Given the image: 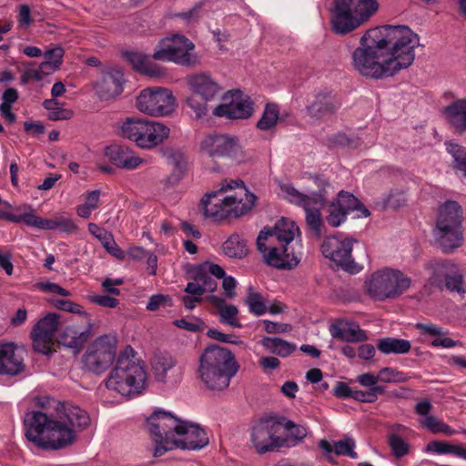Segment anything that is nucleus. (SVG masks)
<instances>
[{"label": "nucleus", "mask_w": 466, "mask_h": 466, "mask_svg": "<svg viewBox=\"0 0 466 466\" xmlns=\"http://www.w3.org/2000/svg\"><path fill=\"white\" fill-rule=\"evenodd\" d=\"M420 36L407 25H387L367 30L351 54V66L364 77L383 79L410 67Z\"/></svg>", "instance_id": "obj_1"}, {"label": "nucleus", "mask_w": 466, "mask_h": 466, "mask_svg": "<svg viewBox=\"0 0 466 466\" xmlns=\"http://www.w3.org/2000/svg\"><path fill=\"white\" fill-rule=\"evenodd\" d=\"M25 437L35 446L46 450L66 448L76 439L79 431L88 426L86 410L68 403H57L56 415L30 411L25 416Z\"/></svg>", "instance_id": "obj_2"}, {"label": "nucleus", "mask_w": 466, "mask_h": 466, "mask_svg": "<svg viewBox=\"0 0 466 466\" xmlns=\"http://www.w3.org/2000/svg\"><path fill=\"white\" fill-rule=\"evenodd\" d=\"M300 231L294 221L282 218L273 228H264L257 238V246L265 262L276 268H292L299 263L296 248L299 247Z\"/></svg>", "instance_id": "obj_3"}, {"label": "nucleus", "mask_w": 466, "mask_h": 466, "mask_svg": "<svg viewBox=\"0 0 466 466\" xmlns=\"http://www.w3.org/2000/svg\"><path fill=\"white\" fill-rule=\"evenodd\" d=\"M147 375L143 361L132 347L127 346L116 359L115 367L105 381L108 390L132 398L146 388Z\"/></svg>", "instance_id": "obj_4"}, {"label": "nucleus", "mask_w": 466, "mask_h": 466, "mask_svg": "<svg viewBox=\"0 0 466 466\" xmlns=\"http://www.w3.org/2000/svg\"><path fill=\"white\" fill-rule=\"evenodd\" d=\"M233 353L228 349L210 345L199 358L198 376L204 385L212 390H223L238 370Z\"/></svg>", "instance_id": "obj_5"}, {"label": "nucleus", "mask_w": 466, "mask_h": 466, "mask_svg": "<svg viewBox=\"0 0 466 466\" xmlns=\"http://www.w3.org/2000/svg\"><path fill=\"white\" fill-rule=\"evenodd\" d=\"M463 210L454 200L440 205L432 234L437 245L446 253H451L464 243Z\"/></svg>", "instance_id": "obj_6"}, {"label": "nucleus", "mask_w": 466, "mask_h": 466, "mask_svg": "<svg viewBox=\"0 0 466 466\" xmlns=\"http://www.w3.org/2000/svg\"><path fill=\"white\" fill-rule=\"evenodd\" d=\"M411 279L404 272L392 268H382L372 272L365 280L367 294L378 301L400 297L411 286Z\"/></svg>", "instance_id": "obj_7"}, {"label": "nucleus", "mask_w": 466, "mask_h": 466, "mask_svg": "<svg viewBox=\"0 0 466 466\" xmlns=\"http://www.w3.org/2000/svg\"><path fill=\"white\" fill-rule=\"evenodd\" d=\"M121 136L141 149L150 150L168 139L170 128L166 124L142 117L126 119L120 127Z\"/></svg>", "instance_id": "obj_8"}, {"label": "nucleus", "mask_w": 466, "mask_h": 466, "mask_svg": "<svg viewBox=\"0 0 466 466\" xmlns=\"http://www.w3.org/2000/svg\"><path fill=\"white\" fill-rule=\"evenodd\" d=\"M377 10L376 0H336L332 29L345 35L368 21Z\"/></svg>", "instance_id": "obj_9"}, {"label": "nucleus", "mask_w": 466, "mask_h": 466, "mask_svg": "<svg viewBox=\"0 0 466 466\" xmlns=\"http://www.w3.org/2000/svg\"><path fill=\"white\" fill-rule=\"evenodd\" d=\"M195 44L186 35L172 34L157 43L152 57L183 66H195L199 63V56L195 52Z\"/></svg>", "instance_id": "obj_10"}, {"label": "nucleus", "mask_w": 466, "mask_h": 466, "mask_svg": "<svg viewBox=\"0 0 466 466\" xmlns=\"http://www.w3.org/2000/svg\"><path fill=\"white\" fill-rule=\"evenodd\" d=\"M190 91L187 98V106L195 112L198 117L205 116L208 110V103L220 96L219 84L207 73H197L187 78Z\"/></svg>", "instance_id": "obj_11"}, {"label": "nucleus", "mask_w": 466, "mask_h": 466, "mask_svg": "<svg viewBox=\"0 0 466 466\" xmlns=\"http://www.w3.org/2000/svg\"><path fill=\"white\" fill-rule=\"evenodd\" d=\"M137 110L152 117L170 116L177 107L172 91L166 87L154 86L143 89L136 99Z\"/></svg>", "instance_id": "obj_12"}, {"label": "nucleus", "mask_w": 466, "mask_h": 466, "mask_svg": "<svg viewBox=\"0 0 466 466\" xmlns=\"http://www.w3.org/2000/svg\"><path fill=\"white\" fill-rule=\"evenodd\" d=\"M218 193L224 196V201L231 218H236L248 214L254 208L257 200V197L248 190L241 179L222 180Z\"/></svg>", "instance_id": "obj_13"}, {"label": "nucleus", "mask_w": 466, "mask_h": 466, "mask_svg": "<svg viewBox=\"0 0 466 466\" xmlns=\"http://www.w3.org/2000/svg\"><path fill=\"white\" fill-rule=\"evenodd\" d=\"M179 420L163 410H155L147 419V429L154 444V457H161L167 452V442L172 440Z\"/></svg>", "instance_id": "obj_14"}, {"label": "nucleus", "mask_w": 466, "mask_h": 466, "mask_svg": "<svg viewBox=\"0 0 466 466\" xmlns=\"http://www.w3.org/2000/svg\"><path fill=\"white\" fill-rule=\"evenodd\" d=\"M356 240L343 234L327 238L321 245L323 256L350 273H358L361 267L352 258V247Z\"/></svg>", "instance_id": "obj_15"}, {"label": "nucleus", "mask_w": 466, "mask_h": 466, "mask_svg": "<svg viewBox=\"0 0 466 466\" xmlns=\"http://www.w3.org/2000/svg\"><path fill=\"white\" fill-rule=\"evenodd\" d=\"M280 194L289 202L304 208L308 225L317 234H319L323 224L320 209L325 204V198L309 197L289 183L280 185Z\"/></svg>", "instance_id": "obj_16"}, {"label": "nucleus", "mask_w": 466, "mask_h": 466, "mask_svg": "<svg viewBox=\"0 0 466 466\" xmlns=\"http://www.w3.org/2000/svg\"><path fill=\"white\" fill-rule=\"evenodd\" d=\"M116 353V340L104 335L94 340L84 356V364L92 372L101 373L113 363Z\"/></svg>", "instance_id": "obj_17"}, {"label": "nucleus", "mask_w": 466, "mask_h": 466, "mask_svg": "<svg viewBox=\"0 0 466 466\" xmlns=\"http://www.w3.org/2000/svg\"><path fill=\"white\" fill-rule=\"evenodd\" d=\"M327 222L333 228L339 227L347 219L350 213H355V218H361L370 216L367 208L352 194L340 190L328 207Z\"/></svg>", "instance_id": "obj_18"}, {"label": "nucleus", "mask_w": 466, "mask_h": 466, "mask_svg": "<svg viewBox=\"0 0 466 466\" xmlns=\"http://www.w3.org/2000/svg\"><path fill=\"white\" fill-rule=\"evenodd\" d=\"M280 421L274 419L258 422L251 431V442L255 450L258 453H265L289 445L287 439L280 435Z\"/></svg>", "instance_id": "obj_19"}, {"label": "nucleus", "mask_w": 466, "mask_h": 466, "mask_svg": "<svg viewBox=\"0 0 466 466\" xmlns=\"http://www.w3.org/2000/svg\"><path fill=\"white\" fill-rule=\"evenodd\" d=\"M208 444V438L203 428L188 420H179L172 440L167 442V451L180 449L195 451Z\"/></svg>", "instance_id": "obj_20"}, {"label": "nucleus", "mask_w": 466, "mask_h": 466, "mask_svg": "<svg viewBox=\"0 0 466 466\" xmlns=\"http://www.w3.org/2000/svg\"><path fill=\"white\" fill-rule=\"evenodd\" d=\"M59 326L60 317L58 314L48 313L40 319L30 333L34 350L43 355L51 354Z\"/></svg>", "instance_id": "obj_21"}, {"label": "nucleus", "mask_w": 466, "mask_h": 466, "mask_svg": "<svg viewBox=\"0 0 466 466\" xmlns=\"http://www.w3.org/2000/svg\"><path fill=\"white\" fill-rule=\"evenodd\" d=\"M252 113L253 106L250 98L239 90H230L224 94L221 103L213 110L216 116L228 119H245Z\"/></svg>", "instance_id": "obj_22"}, {"label": "nucleus", "mask_w": 466, "mask_h": 466, "mask_svg": "<svg viewBox=\"0 0 466 466\" xmlns=\"http://www.w3.org/2000/svg\"><path fill=\"white\" fill-rule=\"evenodd\" d=\"M432 408L431 401L426 399L416 403L414 410L419 416V423L420 426L433 434L441 433L447 436L455 434V430L445 423L442 420L431 413Z\"/></svg>", "instance_id": "obj_23"}, {"label": "nucleus", "mask_w": 466, "mask_h": 466, "mask_svg": "<svg viewBox=\"0 0 466 466\" xmlns=\"http://www.w3.org/2000/svg\"><path fill=\"white\" fill-rule=\"evenodd\" d=\"M105 155L114 166L127 170L136 169L147 163V160L139 157L135 151L119 145L106 147Z\"/></svg>", "instance_id": "obj_24"}, {"label": "nucleus", "mask_w": 466, "mask_h": 466, "mask_svg": "<svg viewBox=\"0 0 466 466\" xmlns=\"http://www.w3.org/2000/svg\"><path fill=\"white\" fill-rule=\"evenodd\" d=\"M124 84L123 71L112 67L103 72L100 80L96 84V90L101 99H110L122 93Z\"/></svg>", "instance_id": "obj_25"}, {"label": "nucleus", "mask_w": 466, "mask_h": 466, "mask_svg": "<svg viewBox=\"0 0 466 466\" xmlns=\"http://www.w3.org/2000/svg\"><path fill=\"white\" fill-rule=\"evenodd\" d=\"M200 208L207 218L215 222L231 218L228 208L226 207L224 196L218 193V189L211 190L203 196L200 200Z\"/></svg>", "instance_id": "obj_26"}, {"label": "nucleus", "mask_w": 466, "mask_h": 466, "mask_svg": "<svg viewBox=\"0 0 466 466\" xmlns=\"http://www.w3.org/2000/svg\"><path fill=\"white\" fill-rule=\"evenodd\" d=\"M21 356L16 353V346L12 342L0 343V374L16 375L24 370Z\"/></svg>", "instance_id": "obj_27"}, {"label": "nucleus", "mask_w": 466, "mask_h": 466, "mask_svg": "<svg viewBox=\"0 0 466 466\" xmlns=\"http://www.w3.org/2000/svg\"><path fill=\"white\" fill-rule=\"evenodd\" d=\"M124 57L136 71L143 75L150 77H160L165 75L164 68L153 62L147 55L137 51H126Z\"/></svg>", "instance_id": "obj_28"}, {"label": "nucleus", "mask_w": 466, "mask_h": 466, "mask_svg": "<svg viewBox=\"0 0 466 466\" xmlns=\"http://www.w3.org/2000/svg\"><path fill=\"white\" fill-rule=\"evenodd\" d=\"M225 275V270L218 264L212 262H204L194 269V276L198 279L206 292H213L217 289V281L213 277L221 279Z\"/></svg>", "instance_id": "obj_29"}, {"label": "nucleus", "mask_w": 466, "mask_h": 466, "mask_svg": "<svg viewBox=\"0 0 466 466\" xmlns=\"http://www.w3.org/2000/svg\"><path fill=\"white\" fill-rule=\"evenodd\" d=\"M90 323H88V326L85 329L69 325L60 333L59 342L64 347L72 349L75 353H78L90 337Z\"/></svg>", "instance_id": "obj_30"}, {"label": "nucleus", "mask_w": 466, "mask_h": 466, "mask_svg": "<svg viewBox=\"0 0 466 466\" xmlns=\"http://www.w3.org/2000/svg\"><path fill=\"white\" fill-rule=\"evenodd\" d=\"M329 329L332 338L347 342H359L367 339L365 332L355 322L340 319L332 323Z\"/></svg>", "instance_id": "obj_31"}, {"label": "nucleus", "mask_w": 466, "mask_h": 466, "mask_svg": "<svg viewBox=\"0 0 466 466\" xmlns=\"http://www.w3.org/2000/svg\"><path fill=\"white\" fill-rule=\"evenodd\" d=\"M443 115L455 133L461 135L466 132V98L451 103L444 108Z\"/></svg>", "instance_id": "obj_32"}, {"label": "nucleus", "mask_w": 466, "mask_h": 466, "mask_svg": "<svg viewBox=\"0 0 466 466\" xmlns=\"http://www.w3.org/2000/svg\"><path fill=\"white\" fill-rule=\"evenodd\" d=\"M11 222L15 223H25L27 226L34 227L40 229H56L55 218H42L34 214L33 209L30 206L18 207L15 209V213H13Z\"/></svg>", "instance_id": "obj_33"}, {"label": "nucleus", "mask_w": 466, "mask_h": 466, "mask_svg": "<svg viewBox=\"0 0 466 466\" xmlns=\"http://www.w3.org/2000/svg\"><path fill=\"white\" fill-rule=\"evenodd\" d=\"M222 5L218 0H200L188 11L180 14V17L187 22H195L212 16L222 8Z\"/></svg>", "instance_id": "obj_34"}, {"label": "nucleus", "mask_w": 466, "mask_h": 466, "mask_svg": "<svg viewBox=\"0 0 466 466\" xmlns=\"http://www.w3.org/2000/svg\"><path fill=\"white\" fill-rule=\"evenodd\" d=\"M416 328L420 330L421 334L433 338L431 341V345L433 347L451 349L459 344L458 341L453 340L452 339L447 336L448 330H445L442 328L433 325L431 323H418L416 325Z\"/></svg>", "instance_id": "obj_35"}, {"label": "nucleus", "mask_w": 466, "mask_h": 466, "mask_svg": "<svg viewBox=\"0 0 466 466\" xmlns=\"http://www.w3.org/2000/svg\"><path fill=\"white\" fill-rule=\"evenodd\" d=\"M319 446L328 453L334 452L336 455L349 456L351 459L358 458V454L354 451L355 441L349 436L332 442L321 440Z\"/></svg>", "instance_id": "obj_36"}, {"label": "nucleus", "mask_w": 466, "mask_h": 466, "mask_svg": "<svg viewBox=\"0 0 466 466\" xmlns=\"http://www.w3.org/2000/svg\"><path fill=\"white\" fill-rule=\"evenodd\" d=\"M455 263L451 260H431L425 266L429 273V283L432 286L441 287L451 270Z\"/></svg>", "instance_id": "obj_37"}, {"label": "nucleus", "mask_w": 466, "mask_h": 466, "mask_svg": "<svg viewBox=\"0 0 466 466\" xmlns=\"http://www.w3.org/2000/svg\"><path fill=\"white\" fill-rule=\"evenodd\" d=\"M208 300L216 306L220 321L222 323L230 325L232 327L236 328H241L242 325L238 321L237 315L238 313V310L237 307L231 304H227L226 301L222 298H218L217 296H210L208 297Z\"/></svg>", "instance_id": "obj_38"}, {"label": "nucleus", "mask_w": 466, "mask_h": 466, "mask_svg": "<svg viewBox=\"0 0 466 466\" xmlns=\"http://www.w3.org/2000/svg\"><path fill=\"white\" fill-rule=\"evenodd\" d=\"M226 135L210 134L200 142V152L210 157H222Z\"/></svg>", "instance_id": "obj_39"}, {"label": "nucleus", "mask_w": 466, "mask_h": 466, "mask_svg": "<svg viewBox=\"0 0 466 466\" xmlns=\"http://www.w3.org/2000/svg\"><path fill=\"white\" fill-rule=\"evenodd\" d=\"M222 157H228L238 164L244 163L248 159V155L243 149L240 141L237 137L228 135H226Z\"/></svg>", "instance_id": "obj_40"}, {"label": "nucleus", "mask_w": 466, "mask_h": 466, "mask_svg": "<svg viewBox=\"0 0 466 466\" xmlns=\"http://www.w3.org/2000/svg\"><path fill=\"white\" fill-rule=\"evenodd\" d=\"M445 147L452 158L451 166L453 169L466 177V147L452 141H447Z\"/></svg>", "instance_id": "obj_41"}, {"label": "nucleus", "mask_w": 466, "mask_h": 466, "mask_svg": "<svg viewBox=\"0 0 466 466\" xmlns=\"http://www.w3.org/2000/svg\"><path fill=\"white\" fill-rule=\"evenodd\" d=\"M378 350L384 354H404L410 351V342L403 339L386 338L377 344Z\"/></svg>", "instance_id": "obj_42"}, {"label": "nucleus", "mask_w": 466, "mask_h": 466, "mask_svg": "<svg viewBox=\"0 0 466 466\" xmlns=\"http://www.w3.org/2000/svg\"><path fill=\"white\" fill-rule=\"evenodd\" d=\"M261 344L268 351L280 357H287L296 350V345L279 338H264Z\"/></svg>", "instance_id": "obj_43"}, {"label": "nucleus", "mask_w": 466, "mask_h": 466, "mask_svg": "<svg viewBox=\"0 0 466 466\" xmlns=\"http://www.w3.org/2000/svg\"><path fill=\"white\" fill-rule=\"evenodd\" d=\"M223 252L229 258H241L248 253L247 241L239 235L233 234L224 242Z\"/></svg>", "instance_id": "obj_44"}, {"label": "nucleus", "mask_w": 466, "mask_h": 466, "mask_svg": "<svg viewBox=\"0 0 466 466\" xmlns=\"http://www.w3.org/2000/svg\"><path fill=\"white\" fill-rule=\"evenodd\" d=\"M174 360L169 354H155L151 359V368L155 378L163 381L167 372L174 366Z\"/></svg>", "instance_id": "obj_45"}, {"label": "nucleus", "mask_w": 466, "mask_h": 466, "mask_svg": "<svg viewBox=\"0 0 466 466\" xmlns=\"http://www.w3.org/2000/svg\"><path fill=\"white\" fill-rule=\"evenodd\" d=\"M443 284L451 292L458 293L461 298L466 296V283L457 264L451 266V270Z\"/></svg>", "instance_id": "obj_46"}, {"label": "nucleus", "mask_w": 466, "mask_h": 466, "mask_svg": "<svg viewBox=\"0 0 466 466\" xmlns=\"http://www.w3.org/2000/svg\"><path fill=\"white\" fill-rule=\"evenodd\" d=\"M279 118V106L275 103H268L263 114L257 123V127L263 131L274 128Z\"/></svg>", "instance_id": "obj_47"}, {"label": "nucleus", "mask_w": 466, "mask_h": 466, "mask_svg": "<svg viewBox=\"0 0 466 466\" xmlns=\"http://www.w3.org/2000/svg\"><path fill=\"white\" fill-rule=\"evenodd\" d=\"M64 49L61 46H55L44 53L45 60L41 63L42 68L52 74L57 71L63 62Z\"/></svg>", "instance_id": "obj_48"}, {"label": "nucleus", "mask_w": 466, "mask_h": 466, "mask_svg": "<svg viewBox=\"0 0 466 466\" xmlns=\"http://www.w3.org/2000/svg\"><path fill=\"white\" fill-rule=\"evenodd\" d=\"M100 194L98 189L87 192L84 203L77 207L76 214L83 218H89L91 213L98 208Z\"/></svg>", "instance_id": "obj_49"}, {"label": "nucleus", "mask_w": 466, "mask_h": 466, "mask_svg": "<svg viewBox=\"0 0 466 466\" xmlns=\"http://www.w3.org/2000/svg\"><path fill=\"white\" fill-rule=\"evenodd\" d=\"M281 428H284L290 436V439L286 438L288 444L286 447L295 446L298 442L301 441L307 436V429L302 425H298L288 420H279Z\"/></svg>", "instance_id": "obj_50"}, {"label": "nucleus", "mask_w": 466, "mask_h": 466, "mask_svg": "<svg viewBox=\"0 0 466 466\" xmlns=\"http://www.w3.org/2000/svg\"><path fill=\"white\" fill-rule=\"evenodd\" d=\"M249 311L257 316H261L267 312V305L262 295L252 287L248 288V296L245 299Z\"/></svg>", "instance_id": "obj_51"}, {"label": "nucleus", "mask_w": 466, "mask_h": 466, "mask_svg": "<svg viewBox=\"0 0 466 466\" xmlns=\"http://www.w3.org/2000/svg\"><path fill=\"white\" fill-rule=\"evenodd\" d=\"M44 106L48 112L47 116L50 120H66L73 116L72 110L58 106L57 102L53 99L46 100Z\"/></svg>", "instance_id": "obj_52"}, {"label": "nucleus", "mask_w": 466, "mask_h": 466, "mask_svg": "<svg viewBox=\"0 0 466 466\" xmlns=\"http://www.w3.org/2000/svg\"><path fill=\"white\" fill-rule=\"evenodd\" d=\"M356 381L362 387L369 388L370 391L376 394H382L385 392V388L378 385L380 381L379 374L375 375L370 372L363 373L356 378Z\"/></svg>", "instance_id": "obj_53"}, {"label": "nucleus", "mask_w": 466, "mask_h": 466, "mask_svg": "<svg viewBox=\"0 0 466 466\" xmlns=\"http://www.w3.org/2000/svg\"><path fill=\"white\" fill-rule=\"evenodd\" d=\"M380 381L385 383H400L410 380V376L393 368H383L379 372Z\"/></svg>", "instance_id": "obj_54"}, {"label": "nucleus", "mask_w": 466, "mask_h": 466, "mask_svg": "<svg viewBox=\"0 0 466 466\" xmlns=\"http://www.w3.org/2000/svg\"><path fill=\"white\" fill-rule=\"evenodd\" d=\"M309 179L319 188V192H312L311 194L308 195L309 197H324L326 201L328 196L334 192V187L324 176H310Z\"/></svg>", "instance_id": "obj_55"}, {"label": "nucleus", "mask_w": 466, "mask_h": 466, "mask_svg": "<svg viewBox=\"0 0 466 466\" xmlns=\"http://www.w3.org/2000/svg\"><path fill=\"white\" fill-rule=\"evenodd\" d=\"M171 306L172 300L169 296L163 294H156L149 298L146 308L149 311H156L160 309H165Z\"/></svg>", "instance_id": "obj_56"}, {"label": "nucleus", "mask_w": 466, "mask_h": 466, "mask_svg": "<svg viewBox=\"0 0 466 466\" xmlns=\"http://www.w3.org/2000/svg\"><path fill=\"white\" fill-rule=\"evenodd\" d=\"M331 110L326 97H321L308 107V113L313 117H321Z\"/></svg>", "instance_id": "obj_57"}, {"label": "nucleus", "mask_w": 466, "mask_h": 466, "mask_svg": "<svg viewBox=\"0 0 466 466\" xmlns=\"http://www.w3.org/2000/svg\"><path fill=\"white\" fill-rule=\"evenodd\" d=\"M88 231L101 241L104 248L113 244V236L104 228H99L96 224L89 223Z\"/></svg>", "instance_id": "obj_58"}, {"label": "nucleus", "mask_w": 466, "mask_h": 466, "mask_svg": "<svg viewBox=\"0 0 466 466\" xmlns=\"http://www.w3.org/2000/svg\"><path fill=\"white\" fill-rule=\"evenodd\" d=\"M455 445L446 441H433L428 443L426 451L437 454H453Z\"/></svg>", "instance_id": "obj_59"}, {"label": "nucleus", "mask_w": 466, "mask_h": 466, "mask_svg": "<svg viewBox=\"0 0 466 466\" xmlns=\"http://www.w3.org/2000/svg\"><path fill=\"white\" fill-rule=\"evenodd\" d=\"M36 288L45 293L57 294L62 297L70 296V292L56 283L41 281L35 284Z\"/></svg>", "instance_id": "obj_60"}, {"label": "nucleus", "mask_w": 466, "mask_h": 466, "mask_svg": "<svg viewBox=\"0 0 466 466\" xmlns=\"http://www.w3.org/2000/svg\"><path fill=\"white\" fill-rule=\"evenodd\" d=\"M54 306L61 310L72 312L79 315L85 314L84 308L76 303H74L66 299H55L53 301Z\"/></svg>", "instance_id": "obj_61"}, {"label": "nucleus", "mask_w": 466, "mask_h": 466, "mask_svg": "<svg viewBox=\"0 0 466 466\" xmlns=\"http://www.w3.org/2000/svg\"><path fill=\"white\" fill-rule=\"evenodd\" d=\"M89 300L94 304L108 309L116 308L119 304L118 299L108 295L93 294L89 296Z\"/></svg>", "instance_id": "obj_62"}, {"label": "nucleus", "mask_w": 466, "mask_h": 466, "mask_svg": "<svg viewBox=\"0 0 466 466\" xmlns=\"http://www.w3.org/2000/svg\"><path fill=\"white\" fill-rule=\"evenodd\" d=\"M389 442L393 453L397 457H401L408 452V445L400 437L392 435L390 437Z\"/></svg>", "instance_id": "obj_63"}, {"label": "nucleus", "mask_w": 466, "mask_h": 466, "mask_svg": "<svg viewBox=\"0 0 466 466\" xmlns=\"http://www.w3.org/2000/svg\"><path fill=\"white\" fill-rule=\"evenodd\" d=\"M56 229L66 233H72L76 230V226L70 218L67 217H56Z\"/></svg>", "instance_id": "obj_64"}]
</instances>
